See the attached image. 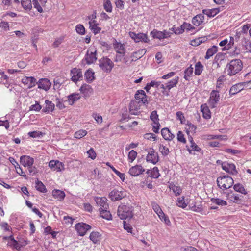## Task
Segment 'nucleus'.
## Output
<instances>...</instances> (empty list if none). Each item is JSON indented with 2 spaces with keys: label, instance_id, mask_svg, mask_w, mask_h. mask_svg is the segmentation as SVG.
I'll return each mask as SVG.
<instances>
[{
  "label": "nucleus",
  "instance_id": "1",
  "mask_svg": "<svg viewBox=\"0 0 251 251\" xmlns=\"http://www.w3.org/2000/svg\"><path fill=\"white\" fill-rule=\"evenodd\" d=\"M243 63L239 59H233L230 61L226 66V70L228 75H234L240 72L243 68Z\"/></svg>",
  "mask_w": 251,
  "mask_h": 251
},
{
  "label": "nucleus",
  "instance_id": "2",
  "mask_svg": "<svg viewBox=\"0 0 251 251\" xmlns=\"http://www.w3.org/2000/svg\"><path fill=\"white\" fill-rule=\"evenodd\" d=\"M133 207L130 205H121L118 207L117 214L121 219L131 218L133 216Z\"/></svg>",
  "mask_w": 251,
  "mask_h": 251
},
{
  "label": "nucleus",
  "instance_id": "3",
  "mask_svg": "<svg viewBox=\"0 0 251 251\" xmlns=\"http://www.w3.org/2000/svg\"><path fill=\"white\" fill-rule=\"evenodd\" d=\"M233 178L228 176H220L217 179V185L223 190H226L230 188L233 185Z\"/></svg>",
  "mask_w": 251,
  "mask_h": 251
},
{
  "label": "nucleus",
  "instance_id": "4",
  "mask_svg": "<svg viewBox=\"0 0 251 251\" xmlns=\"http://www.w3.org/2000/svg\"><path fill=\"white\" fill-rule=\"evenodd\" d=\"M99 65L104 72L110 73L114 67V63L110 59L103 57L99 60Z\"/></svg>",
  "mask_w": 251,
  "mask_h": 251
},
{
  "label": "nucleus",
  "instance_id": "5",
  "mask_svg": "<svg viewBox=\"0 0 251 251\" xmlns=\"http://www.w3.org/2000/svg\"><path fill=\"white\" fill-rule=\"evenodd\" d=\"M220 96L219 92L217 90H212L210 93V98L208 100V104L211 108H215L219 101Z\"/></svg>",
  "mask_w": 251,
  "mask_h": 251
},
{
  "label": "nucleus",
  "instance_id": "6",
  "mask_svg": "<svg viewBox=\"0 0 251 251\" xmlns=\"http://www.w3.org/2000/svg\"><path fill=\"white\" fill-rule=\"evenodd\" d=\"M97 59V50L94 48L89 49L84 58L86 63L87 64H91L94 63Z\"/></svg>",
  "mask_w": 251,
  "mask_h": 251
},
{
  "label": "nucleus",
  "instance_id": "7",
  "mask_svg": "<svg viewBox=\"0 0 251 251\" xmlns=\"http://www.w3.org/2000/svg\"><path fill=\"white\" fill-rule=\"evenodd\" d=\"M129 36L131 39L137 43L139 42H143L144 43H148L149 41L147 35L143 33H136L134 32H129Z\"/></svg>",
  "mask_w": 251,
  "mask_h": 251
},
{
  "label": "nucleus",
  "instance_id": "8",
  "mask_svg": "<svg viewBox=\"0 0 251 251\" xmlns=\"http://www.w3.org/2000/svg\"><path fill=\"white\" fill-rule=\"evenodd\" d=\"M146 161L153 164H156L159 161L158 153L153 149H150L146 156Z\"/></svg>",
  "mask_w": 251,
  "mask_h": 251
},
{
  "label": "nucleus",
  "instance_id": "9",
  "mask_svg": "<svg viewBox=\"0 0 251 251\" xmlns=\"http://www.w3.org/2000/svg\"><path fill=\"white\" fill-rule=\"evenodd\" d=\"M91 226L85 223H79L75 225V228L80 236H84L86 232L90 230Z\"/></svg>",
  "mask_w": 251,
  "mask_h": 251
},
{
  "label": "nucleus",
  "instance_id": "10",
  "mask_svg": "<svg viewBox=\"0 0 251 251\" xmlns=\"http://www.w3.org/2000/svg\"><path fill=\"white\" fill-rule=\"evenodd\" d=\"M95 201L99 208V211L100 209H108L109 205L107 202V199L105 197H96Z\"/></svg>",
  "mask_w": 251,
  "mask_h": 251
},
{
  "label": "nucleus",
  "instance_id": "11",
  "mask_svg": "<svg viewBox=\"0 0 251 251\" xmlns=\"http://www.w3.org/2000/svg\"><path fill=\"white\" fill-rule=\"evenodd\" d=\"M135 100L142 104H148L147 96L143 90H138L135 95Z\"/></svg>",
  "mask_w": 251,
  "mask_h": 251
},
{
  "label": "nucleus",
  "instance_id": "12",
  "mask_svg": "<svg viewBox=\"0 0 251 251\" xmlns=\"http://www.w3.org/2000/svg\"><path fill=\"white\" fill-rule=\"evenodd\" d=\"M125 192L119 191L117 190H113L109 194V198L111 201H114L120 200L125 196Z\"/></svg>",
  "mask_w": 251,
  "mask_h": 251
},
{
  "label": "nucleus",
  "instance_id": "13",
  "mask_svg": "<svg viewBox=\"0 0 251 251\" xmlns=\"http://www.w3.org/2000/svg\"><path fill=\"white\" fill-rule=\"evenodd\" d=\"M250 27V25L247 24L242 26V29L237 32L235 36V40L238 41L240 38L246 39V36H247L248 31Z\"/></svg>",
  "mask_w": 251,
  "mask_h": 251
},
{
  "label": "nucleus",
  "instance_id": "14",
  "mask_svg": "<svg viewBox=\"0 0 251 251\" xmlns=\"http://www.w3.org/2000/svg\"><path fill=\"white\" fill-rule=\"evenodd\" d=\"M142 103H139L136 100L131 101L129 104V112L132 115H137L140 112L139 110Z\"/></svg>",
  "mask_w": 251,
  "mask_h": 251
},
{
  "label": "nucleus",
  "instance_id": "15",
  "mask_svg": "<svg viewBox=\"0 0 251 251\" xmlns=\"http://www.w3.org/2000/svg\"><path fill=\"white\" fill-rule=\"evenodd\" d=\"M71 79L72 80L76 83L82 78V73L81 70L80 69L74 68L71 71Z\"/></svg>",
  "mask_w": 251,
  "mask_h": 251
},
{
  "label": "nucleus",
  "instance_id": "16",
  "mask_svg": "<svg viewBox=\"0 0 251 251\" xmlns=\"http://www.w3.org/2000/svg\"><path fill=\"white\" fill-rule=\"evenodd\" d=\"M250 82L251 81H249L248 83ZM247 83L248 82H242L233 85L229 90V94L230 95H234L239 93L244 89V87L246 86Z\"/></svg>",
  "mask_w": 251,
  "mask_h": 251
},
{
  "label": "nucleus",
  "instance_id": "17",
  "mask_svg": "<svg viewBox=\"0 0 251 251\" xmlns=\"http://www.w3.org/2000/svg\"><path fill=\"white\" fill-rule=\"evenodd\" d=\"M222 168L224 170L232 175H236L238 173L235 165L232 163H223L222 164Z\"/></svg>",
  "mask_w": 251,
  "mask_h": 251
},
{
  "label": "nucleus",
  "instance_id": "18",
  "mask_svg": "<svg viewBox=\"0 0 251 251\" xmlns=\"http://www.w3.org/2000/svg\"><path fill=\"white\" fill-rule=\"evenodd\" d=\"M144 171L145 169L141 165H136L130 168L128 173L131 176H136L142 174Z\"/></svg>",
  "mask_w": 251,
  "mask_h": 251
},
{
  "label": "nucleus",
  "instance_id": "19",
  "mask_svg": "<svg viewBox=\"0 0 251 251\" xmlns=\"http://www.w3.org/2000/svg\"><path fill=\"white\" fill-rule=\"evenodd\" d=\"M49 166L53 170L57 172L61 171L64 169V165L59 161L51 160L49 163Z\"/></svg>",
  "mask_w": 251,
  "mask_h": 251
},
{
  "label": "nucleus",
  "instance_id": "20",
  "mask_svg": "<svg viewBox=\"0 0 251 251\" xmlns=\"http://www.w3.org/2000/svg\"><path fill=\"white\" fill-rule=\"evenodd\" d=\"M37 83L38 84L39 88L45 91H48L50 88L51 85L50 81L47 78L40 79Z\"/></svg>",
  "mask_w": 251,
  "mask_h": 251
},
{
  "label": "nucleus",
  "instance_id": "21",
  "mask_svg": "<svg viewBox=\"0 0 251 251\" xmlns=\"http://www.w3.org/2000/svg\"><path fill=\"white\" fill-rule=\"evenodd\" d=\"M22 82L27 86L28 88H31L35 86L36 83V79L32 76H25L22 79Z\"/></svg>",
  "mask_w": 251,
  "mask_h": 251
},
{
  "label": "nucleus",
  "instance_id": "22",
  "mask_svg": "<svg viewBox=\"0 0 251 251\" xmlns=\"http://www.w3.org/2000/svg\"><path fill=\"white\" fill-rule=\"evenodd\" d=\"M34 161V159L29 156L23 155L20 157V163L24 167L32 166Z\"/></svg>",
  "mask_w": 251,
  "mask_h": 251
},
{
  "label": "nucleus",
  "instance_id": "23",
  "mask_svg": "<svg viewBox=\"0 0 251 251\" xmlns=\"http://www.w3.org/2000/svg\"><path fill=\"white\" fill-rule=\"evenodd\" d=\"M113 47L117 53L123 54H125L126 49L124 44L118 42L116 40H114Z\"/></svg>",
  "mask_w": 251,
  "mask_h": 251
},
{
  "label": "nucleus",
  "instance_id": "24",
  "mask_svg": "<svg viewBox=\"0 0 251 251\" xmlns=\"http://www.w3.org/2000/svg\"><path fill=\"white\" fill-rule=\"evenodd\" d=\"M89 28L94 34L100 32L101 28L99 26V24L96 20H91L89 22Z\"/></svg>",
  "mask_w": 251,
  "mask_h": 251
},
{
  "label": "nucleus",
  "instance_id": "25",
  "mask_svg": "<svg viewBox=\"0 0 251 251\" xmlns=\"http://www.w3.org/2000/svg\"><path fill=\"white\" fill-rule=\"evenodd\" d=\"M47 0H33V4L34 7L36 8L37 11L42 13L43 9L42 6H44L47 2Z\"/></svg>",
  "mask_w": 251,
  "mask_h": 251
},
{
  "label": "nucleus",
  "instance_id": "26",
  "mask_svg": "<svg viewBox=\"0 0 251 251\" xmlns=\"http://www.w3.org/2000/svg\"><path fill=\"white\" fill-rule=\"evenodd\" d=\"M161 132L162 137L166 140H172L175 137V135L167 128L162 129Z\"/></svg>",
  "mask_w": 251,
  "mask_h": 251
},
{
  "label": "nucleus",
  "instance_id": "27",
  "mask_svg": "<svg viewBox=\"0 0 251 251\" xmlns=\"http://www.w3.org/2000/svg\"><path fill=\"white\" fill-rule=\"evenodd\" d=\"M89 238L94 244H98L101 239V235L98 232L93 231L90 233Z\"/></svg>",
  "mask_w": 251,
  "mask_h": 251
},
{
  "label": "nucleus",
  "instance_id": "28",
  "mask_svg": "<svg viewBox=\"0 0 251 251\" xmlns=\"http://www.w3.org/2000/svg\"><path fill=\"white\" fill-rule=\"evenodd\" d=\"M145 52L146 51H145V50L142 49L132 53L130 56L131 58L130 62L135 61L141 58L145 53Z\"/></svg>",
  "mask_w": 251,
  "mask_h": 251
},
{
  "label": "nucleus",
  "instance_id": "29",
  "mask_svg": "<svg viewBox=\"0 0 251 251\" xmlns=\"http://www.w3.org/2000/svg\"><path fill=\"white\" fill-rule=\"evenodd\" d=\"M81 96L79 93H73L68 96V101L69 104L73 105L75 101L80 99Z\"/></svg>",
  "mask_w": 251,
  "mask_h": 251
},
{
  "label": "nucleus",
  "instance_id": "30",
  "mask_svg": "<svg viewBox=\"0 0 251 251\" xmlns=\"http://www.w3.org/2000/svg\"><path fill=\"white\" fill-rule=\"evenodd\" d=\"M204 19V17L203 14H198L193 18L192 23L195 25L199 26L203 22Z\"/></svg>",
  "mask_w": 251,
  "mask_h": 251
},
{
  "label": "nucleus",
  "instance_id": "31",
  "mask_svg": "<svg viewBox=\"0 0 251 251\" xmlns=\"http://www.w3.org/2000/svg\"><path fill=\"white\" fill-rule=\"evenodd\" d=\"M188 140L190 142L191 147L192 148V150L189 148L188 149V151L190 153H192V150L198 152H200L201 151V148L194 142L193 138L191 136L188 137Z\"/></svg>",
  "mask_w": 251,
  "mask_h": 251
},
{
  "label": "nucleus",
  "instance_id": "32",
  "mask_svg": "<svg viewBox=\"0 0 251 251\" xmlns=\"http://www.w3.org/2000/svg\"><path fill=\"white\" fill-rule=\"evenodd\" d=\"M147 173L149 175V176L153 178H157L160 176L159 170L156 167H154L151 170H148Z\"/></svg>",
  "mask_w": 251,
  "mask_h": 251
},
{
  "label": "nucleus",
  "instance_id": "33",
  "mask_svg": "<svg viewBox=\"0 0 251 251\" xmlns=\"http://www.w3.org/2000/svg\"><path fill=\"white\" fill-rule=\"evenodd\" d=\"M220 10L218 8H213L212 9H204L202 10L203 14L207 15L208 17H214L217 15Z\"/></svg>",
  "mask_w": 251,
  "mask_h": 251
},
{
  "label": "nucleus",
  "instance_id": "34",
  "mask_svg": "<svg viewBox=\"0 0 251 251\" xmlns=\"http://www.w3.org/2000/svg\"><path fill=\"white\" fill-rule=\"evenodd\" d=\"M201 110L202 112L203 117L206 119H209L211 118V112L209 108L205 105H202L201 106Z\"/></svg>",
  "mask_w": 251,
  "mask_h": 251
},
{
  "label": "nucleus",
  "instance_id": "35",
  "mask_svg": "<svg viewBox=\"0 0 251 251\" xmlns=\"http://www.w3.org/2000/svg\"><path fill=\"white\" fill-rule=\"evenodd\" d=\"M52 196L59 200L63 199L65 196V193L59 190H54L52 191Z\"/></svg>",
  "mask_w": 251,
  "mask_h": 251
},
{
  "label": "nucleus",
  "instance_id": "36",
  "mask_svg": "<svg viewBox=\"0 0 251 251\" xmlns=\"http://www.w3.org/2000/svg\"><path fill=\"white\" fill-rule=\"evenodd\" d=\"M35 188L37 190L42 193H46L47 191V189L46 188V187L44 184L41 181H39L38 179L35 182Z\"/></svg>",
  "mask_w": 251,
  "mask_h": 251
},
{
  "label": "nucleus",
  "instance_id": "37",
  "mask_svg": "<svg viewBox=\"0 0 251 251\" xmlns=\"http://www.w3.org/2000/svg\"><path fill=\"white\" fill-rule=\"evenodd\" d=\"M217 51V47L215 46H212L211 48L208 49L206 55L205 56V59H208L211 56H212Z\"/></svg>",
  "mask_w": 251,
  "mask_h": 251
},
{
  "label": "nucleus",
  "instance_id": "38",
  "mask_svg": "<svg viewBox=\"0 0 251 251\" xmlns=\"http://www.w3.org/2000/svg\"><path fill=\"white\" fill-rule=\"evenodd\" d=\"M151 35H152V37L154 38L159 39L166 38V36L165 35V32L157 31L156 30H153L151 32Z\"/></svg>",
  "mask_w": 251,
  "mask_h": 251
},
{
  "label": "nucleus",
  "instance_id": "39",
  "mask_svg": "<svg viewBox=\"0 0 251 251\" xmlns=\"http://www.w3.org/2000/svg\"><path fill=\"white\" fill-rule=\"evenodd\" d=\"M21 3L23 8L26 10H30L32 9L31 0H21Z\"/></svg>",
  "mask_w": 251,
  "mask_h": 251
},
{
  "label": "nucleus",
  "instance_id": "40",
  "mask_svg": "<svg viewBox=\"0 0 251 251\" xmlns=\"http://www.w3.org/2000/svg\"><path fill=\"white\" fill-rule=\"evenodd\" d=\"M170 189L172 190L176 196L179 195L182 192L180 187L176 186L174 184H170L169 186Z\"/></svg>",
  "mask_w": 251,
  "mask_h": 251
},
{
  "label": "nucleus",
  "instance_id": "41",
  "mask_svg": "<svg viewBox=\"0 0 251 251\" xmlns=\"http://www.w3.org/2000/svg\"><path fill=\"white\" fill-rule=\"evenodd\" d=\"M46 107L43 110L44 112H52L54 109V104L52 101L46 100L45 101Z\"/></svg>",
  "mask_w": 251,
  "mask_h": 251
},
{
  "label": "nucleus",
  "instance_id": "42",
  "mask_svg": "<svg viewBox=\"0 0 251 251\" xmlns=\"http://www.w3.org/2000/svg\"><path fill=\"white\" fill-rule=\"evenodd\" d=\"M178 77H177L168 82L166 84V88H167V89L169 90L172 88L176 86V85L178 83Z\"/></svg>",
  "mask_w": 251,
  "mask_h": 251
},
{
  "label": "nucleus",
  "instance_id": "43",
  "mask_svg": "<svg viewBox=\"0 0 251 251\" xmlns=\"http://www.w3.org/2000/svg\"><path fill=\"white\" fill-rule=\"evenodd\" d=\"M99 211L102 218L108 220L111 219V214L108 209H100Z\"/></svg>",
  "mask_w": 251,
  "mask_h": 251
},
{
  "label": "nucleus",
  "instance_id": "44",
  "mask_svg": "<svg viewBox=\"0 0 251 251\" xmlns=\"http://www.w3.org/2000/svg\"><path fill=\"white\" fill-rule=\"evenodd\" d=\"M94 73L91 70H88L85 73V77L88 82H92L94 79Z\"/></svg>",
  "mask_w": 251,
  "mask_h": 251
},
{
  "label": "nucleus",
  "instance_id": "45",
  "mask_svg": "<svg viewBox=\"0 0 251 251\" xmlns=\"http://www.w3.org/2000/svg\"><path fill=\"white\" fill-rule=\"evenodd\" d=\"M152 207L158 216H164V213L160 208V206L156 203L153 202L151 204Z\"/></svg>",
  "mask_w": 251,
  "mask_h": 251
},
{
  "label": "nucleus",
  "instance_id": "46",
  "mask_svg": "<svg viewBox=\"0 0 251 251\" xmlns=\"http://www.w3.org/2000/svg\"><path fill=\"white\" fill-rule=\"evenodd\" d=\"M92 90L91 87L89 85L86 84H83L79 89L80 92L84 94L90 93Z\"/></svg>",
  "mask_w": 251,
  "mask_h": 251
},
{
  "label": "nucleus",
  "instance_id": "47",
  "mask_svg": "<svg viewBox=\"0 0 251 251\" xmlns=\"http://www.w3.org/2000/svg\"><path fill=\"white\" fill-rule=\"evenodd\" d=\"M190 208L191 210L197 212H201L202 206L201 204L196 205V202H193L189 205Z\"/></svg>",
  "mask_w": 251,
  "mask_h": 251
},
{
  "label": "nucleus",
  "instance_id": "48",
  "mask_svg": "<svg viewBox=\"0 0 251 251\" xmlns=\"http://www.w3.org/2000/svg\"><path fill=\"white\" fill-rule=\"evenodd\" d=\"M203 70V66L200 62H198L195 65V74L199 75Z\"/></svg>",
  "mask_w": 251,
  "mask_h": 251
},
{
  "label": "nucleus",
  "instance_id": "49",
  "mask_svg": "<svg viewBox=\"0 0 251 251\" xmlns=\"http://www.w3.org/2000/svg\"><path fill=\"white\" fill-rule=\"evenodd\" d=\"M211 201L213 203L218 205L225 206L227 205V202L219 198H212Z\"/></svg>",
  "mask_w": 251,
  "mask_h": 251
},
{
  "label": "nucleus",
  "instance_id": "50",
  "mask_svg": "<svg viewBox=\"0 0 251 251\" xmlns=\"http://www.w3.org/2000/svg\"><path fill=\"white\" fill-rule=\"evenodd\" d=\"M206 40L205 37H200L191 41V44L194 46H197L204 42Z\"/></svg>",
  "mask_w": 251,
  "mask_h": 251
},
{
  "label": "nucleus",
  "instance_id": "51",
  "mask_svg": "<svg viewBox=\"0 0 251 251\" xmlns=\"http://www.w3.org/2000/svg\"><path fill=\"white\" fill-rule=\"evenodd\" d=\"M233 188L235 190V191H236L237 192H240L243 194H247V192L246 191L244 187H243V186L242 184H240L239 183L236 184L234 185Z\"/></svg>",
  "mask_w": 251,
  "mask_h": 251
},
{
  "label": "nucleus",
  "instance_id": "52",
  "mask_svg": "<svg viewBox=\"0 0 251 251\" xmlns=\"http://www.w3.org/2000/svg\"><path fill=\"white\" fill-rule=\"evenodd\" d=\"M193 72V68L192 67V65H191L189 67H188L187 69L185 70L184 73V78L186 80H188L190 76L192 75Z\"/></svg>",
  "mask_w": 251,
  "mask_h": 251
},
{
  "label": "nucleus",
  "instance_id": "53",
  "mask_svg": "<svg viewBox=\"0 0 251 251\" xmlns=\"http://www.w3.org/2000/svg\"><path fill=\"white\" fill-rule=\"evenodd\" d=\"M104 9L107 12H111L112 9V6L110 0H104L103 2Z\"/></svg>",
  "mask_w": 251,
  "mask_h": 251
},
{
  "label": "nucleus",
  "instance_id": "54",
  "mask_svg": "<svg viewBox=\"0 0 251 251\" xmlns=\"http://www.w3.org/2000/svg\"><path fill=\"white\" fill-rule=\"evenodd\" d=\"M87 131L85 130H80L75 132L74 137L77 139H80L86 135Z\"/></svg>",
  "mask_w": 251,
  "mask_h": 251
},
{
  "label": "nucleus",
  "instance_id": "55",
  "mask_svg": "<svg viewBox=\"0 0 251 251\" xmlns=\"http://www.w3.org/2000/svg\"><path fill=\"white\" fill-rule=\"evenodd\" d=\"M208 139H218L220 140H226L227 136L224 135H210L208 136Z\"/></svg>",
  "mask_w": 251,
  "mask_h": 251
},
{
  "label": "nucleus",
  "instance_id": "56",
  "mask_svg": "<svg viewBox=\"0 0 251 251\" xmlns=\"http://www.w3.org/2000/svg\"><path fill=\"white\" fill-rule=\"evenodd\" d=\"M150 118L153 122L154 124H157V123H159L158 115L157 114L156 111L154 110L151 112L150 115Z\"/></svg>",
  "mask_w": 251,
  "mask_h": 251
},
{
  "label": "nucleus",
  "instance_id": "57",
  "mask_svg": "<svg viewBox=\"0 0 251 251\" xmlns=\"http://www.w3.org/2000/svg\"><path fill=\"white\" fill-rule=\"evenodd\" d=\"M159 151L163 155H167L169 153V149L163 145H160Z\"/></svg>",
  "mask_w": 251,
  "mask_h": 251
},
{
  "label": "nucleus",
  "instance_id": "58",
  "mask_svg": "<svg viewBox=\"0 0 251 251\" xmlns=\"http://www.w3.org/2000/svg\"><path fill=\"white\" fill-rule=\"evenodd\" d=\"M177 205L179 207L183 208H184L187 206V204L184 201V197L183 196L178 198Z\"/></svg>",
  "mask_w": 251,
  "mask_h": 251
},
{
  "label": "nucleus",
  "instance_id": "59",
  "mask_svg": "<svg viewBox=\"0 0 251 251\" xmlns=\"http://www.w3.org/2000/svg\"><path fill=\"white\" fill-rule=\"evenodd\" d=\"M75 30L77 33L80 35H84L85 33V29L83 25L79 24L75 27Z\"/></svg>",
  "mask_w": 251,
  "mask_h": 251
},
{
  "label": "nucleus",
  "instance_id": "60",
  "mask_svg": "<svg viewBox=\"0 0 251 251\" xmlns=\"http://www.w3.org/2000/svg\"><path fill=\"white\" fill-rule=\"evenodd\" d=\"M10 238L11 240L8 242V245L17 249L19 247L18 242L14 239L13 235H11Z\"/></svg>",
  "mask_w": 251,
  "mask_h": 251
},
{
  "label": "nucleus",
  "instance_id": "61",
  "mask_svg": "<svg viewBox=\"0 0 251 251\" xmlns=\"http://www.w3.org/2000/svg\"><path fill=\"white\" fill-rule=\"evenodd\" d=\"M137 153L134 150H131L128 153V157L130 162H133L136 158Z\"/></svg>",
  "mask_w": 251,
  "mask_h": 251
},
{
  "label": "nucleus",
  "instance_id": "62",
  "mask_svg": "<svg viewBox=\"0 0 251 251\" xmlns=\"http://www.w3.org/2000/svg\"><path fill=\"white\" fill-rule=\"evenodd\" d=\"M177 138L178 141L181 142L183 143H186V140L184 138V134L182 132L179 131L177 134Z\"/></svg>",
  "mask_w": 251,
  "mask_h": 251
},
{
  "label": "nucleus",
  "instance_id": "63",
  "mask_svg": "<svg viewBox=\"0 0 251 251\" xmlns=\"http://www.w3.org/2000/svg\"><path fill=\"white\" fill-rule=\"evenodd\" d=\"M0 27L4 31H8L9 30V23L7 22L2 21L0 23Z\"/></svg>",
  "mask_w": 251,
  "mask_h": 251
},
{
  "label": "nucleus",
  "instance_id": "64",
  "mask_svg": "<svg viewBox=\"0 0 251 251\" xmlns=\"http://www.w3.org/2000/svg\"><path fill=\"white\" fill-rule=\"evenodd\" d=\"M181 251H199L196 248L192 246H185L181 248Z\"/></svg>",
  "mask_w": 251,
  "mask_h": 251
}]
</instances>
